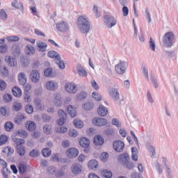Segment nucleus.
<instances>
[{
	"label": "nucleus",
	"instance_id": "1",
	"mask_svg": "<svg viewBox=\"0 0 178 178\" xmlns=\"http://www.w3.org/2000/svg\"><path fill=\"white\" fill-rule=\"evenodd\" d=\"M13 141L17 144L16 149L17 154L20 156H24L26 155V147H24L26 141L24 139H19L17 138H13Z\"/></svg>",
	"mask_w": 178,
	"mask_h": 178
},
{
	"label": "nucleus",
	"instance_id": "2",
	"mask_svg": "<svg viewBox=\"0 0 178 178\" xmlns=\"http://www.w3.org/2000/svg\"><path fill=\"white\" fill-rule=\"evenodd\" d=\"M78 24L81 27V33L86 34L90 31V22L86 17L80 16L78 18Z\"/></svg>",
	"mask_w": 178,
	"mask_h": 178
},
{
	"label": "nucleus",
	"instance_id": "3",
	"mask_svg": "<svg viewBox=\"0 0 178 178\" xmlns=\"http://www.w3.org/2000/svg\"><path fill=\"white\" fill-rule=\"evenodd\" d=\"M49 58L54 59L56 65H58L60 69H65V63L60 59V55L55 51H50L47 54Z\"/></svg>",
	"mask_w": 178,
	"mask_h": 178
},
{
	"label": "nucleus",
	"instance_id": "4",
	"mask_svg": "<svg viewBox=\"0 0 178 178\" xmlns=\"http://www.w3.org/2000/svg\"><path fill=\"white\" fill-rule=\"evenodd\" d=\"M175 39V34H173V32H168L166 33L163 38V44L167 48H170L173 45V40Z\"/></svg>",
	"mask_w": 178,
	"mask_h": 178
},
{
	"label": "nucleus",
	"instance_id": "5",
	"mask_svg": "<svg viewBox=\"0 0 178 178\" xmlns=\"http://www.w3.org/2000/svg\"><path fill=\"white\" fill-rule=\"evenodd\" d=\"M56 27L58 31H60V33H67V31L70 30L69 24L63 21L57 23Z\"/></svg>",
	"mask_w": 178,
	"mask_h": 178
},
{
	"label": "nucleus",
	"instance_id": "6",
	"mask_svg": "<svg viewBox=\"0 0 178 178\" xmlns=\"http://www.w3.org/2000/svg\"><path fill=\"white\" fill-rule=\"evenodd\" d=\"M105 23L108 29H112L113 26H116L118 24V20L115 17H112L111 15H105Z\"/></svg>",
	"mask_w": 178,
	"mask_h": 178
},
{
	"label": "nucleus",
	"instance_id": "7",
	"mask_svg": "<svg viewBox=\"0 0 178 178\" xmlns=\"http://www.w3.org/2000/svg\"><path fill=\"white\" fill-rule=\"evenodd\" d=\"M128 64L124 61H120L118 64L115 65V72L118 74H123L127 69Z\"/></svg>",
	"mask_w": 178,
	"mask_h": 178
},
{
	"label": "nucleus",
	"instance_id": "8",
	"mask_svg": "<svg viewBox=\"0 0 178 178\" xmlns=\"http://www.w3.org/2000/svg\"><path fill=\"white\" fill-rule=\"evenodd\" d=\"M65 90L70 94H76L77 92V85L74 83H67L65 84Z\"/></svg>",
	"mask_w": 178,
	"mask_h": 178
},
{
	"label": "nucleus",
	"instance_id": "9",
	"mask_svg": "<svg viewBox=\"0 0 178 178\" xmlns=\"http://www.w3.org/2000/svg\"><path fill=\"white\" fill-rule=\"evenodd\" d=\"M58 113L60 119L58 120L57 123L58 126H63L65 124V120L67 119V114L63 110H59Z\"/></svg>",
	"mask_w": 178,
	"mask_h": 178
},
{
	"label": "nucleus",
	"instance_id": "10",
	"mask_svg": "<svg viewBox=\"0 0 178 178\" xmlns=\"http://www.w3.org/2000/svg\"><path fill=\"white\" fill-rule=\"evenodd\" d=\"M79 144L81 147H83V148H87L84 150L85 152H88L90 151V149H88V147H90V140L86 137H83L79 140Z\"/></svg>",
	"mask_w": 178,
	"mask_h": 178
},
{
	"label": "nucleus",
	"instance_id": "11",
	"mask_svg": "<svg viewBox=\"0 0 178 178\" xmlns=\"http://www.w3.org/2000/svg\"><path fill=\"white\" fill-rule=\"evenodd\" d=\"M92 123L94 126L102 127L105 126L108 123V120L105 118H95L92 120Z\"/></svg>",
	"mask_w": 178,
	"mask_h": 178
},
{
	"label": "nucleus",
	"instance_id": "12",
	"mask_svg": "<svg viewBox=\"0 0 178 178\" xmlns=\"http://www.w3.org/2000/svg\"><path fill=\"white\" fill-rule=\"evenodd\" d=\"M113 148L116 152H122L124 149V143L120 140H116L113 143Z\"/></svg>",
	"mask_w": 178,
	"mask_h": 178
},
{
	"label": "nucleus",
	"instance_id": "13",
	"mask_svg": "<svg viewBox=\"0 0 178 178\" xmlns=\"http://www.w3.org/2000/svg\"><path fill=\"white\" fill-rule=\"evenodd\" d=\"M66 155L68 158H76L79 155V149L71 147L66 151Z\"/></svg>",
	"mask_w": 178,
	"mask_h": 178
},
{
	"label": "nucleus",
	"instance_id": "14",
	"mask_svg": "<svg viewBox=\"0 0 178 178\" xmlns=\"http://www.w3.org/2000/svg\"><path fill=\"white\" fill-rule=\"evenodd\" d=\"M71 170L74 175H80L83 172V166L79 163H74Z\"/></svg>",
	"mask_w": 178,
	"mask_h": 178
},
{
	"label": "nucleus",
	"instance_id": "15",
	"mask_svg": "<svg viewBox=\"0 0 178 178\" xmlns=\"http://www.w3.org/2000/svg\"><path fill=\"white\" fill-rule=\"evenodd\" d=\"M31 79L33 83L40 81V72L38 70H33L31 73Z\"/></svg>",
	"mask_w": 178,
	"mask_h": 178
},
{
	"label": "nucleus",
	"instance_id": "16",
	"mask_svg": "<svg viewBox=\"0 0 178 178\" xmlns=\"http://www.w3.org/2000/svg\"><path fill=\"white\" fill-rule=\"evenodd\" d=\"M5 61L9 66L15 67L17 65V62L16 60L13 58H12L10 56H6L5 57Z\"/></svg>",
	"mask_w": 178,
	"mask_h": 178
},
{
	"label": "nucleus",
	"instance_id": "17",
	"mask_svg": "<svg viewBox=\"0 0 178 178\" xmlns=\"http://www.w3.org/2000/svg\"><path fill=\"white\" fill-rule=\"evenodd\" d=\"M109 95L114 101H118V99H119L120 95L118 89L116 88H112L109 91Z\"/></svg>",
	"mask_w": 178,
	"mask_h": 178
},
{
	"label": "nucleus",
	"instance_id": "18",
	"mask_svg": "<svg viewBox=\"0 0 178 178\" xmlns=\"http://www.w3.org/2000/svg\"><path fill=\"white\" fill-rule=\"evenodd\" d=\"M46 88L51 91H55V90L58 88V83H54L52 81H47L46 83Z\"/></svg>",
	"mask_w": 178,
	"mask_h": 178
},
{
	"label": "nucleus",
	"instance_id": "19",
	"mask_svg": "<svg viewBox=\"0 0 178 178\" xmlns=\"http://www.w3.org/2000/svg\"><path fill=\"white\" fill-rule=\"evenodd\" d=\"M25 54L26 55H34L35 54V48L31 44H27L25 47Z\"/></svg>",
	"mask_w": 178,
	"mask_h": 178
},
{
	"label": "nucleus",
	"instance_id": "20",
	"mask_svg": "<svg viewBox=\"0 0 178 178\" xmlns=\"http://www.w3.org/2000/svg\"><path fill=\"white\" fill-rule=\"evenodd\" d=\"M18 81L21 86H26L27 83V79L26 78V74L20 72L18 75Z\"/></svg>",
	"mask_w": 178,
	"mask_h": 178
},
{
	"label": "nucleus",
	"instance_id": "21",
	"mask_svg": "<svg viewBox=\"0 0 178 178\" xmlns=\"http://www.w3.org/2000/svg\"><path fill=\"white\" fill-rule=\"evenodd\" d=\"M97 113L99 116H106L108 115V108L102 105H100L97 110Z\"/></svg>",
	"mask_w": 178,
	"mask_h": 178
},
{
	"label": "nucleus",
	"instance_id": "22",
	"mask_svg": "<svg viewBox=\"0 0 178 178\" xmlns=\"http://www.w3.org/2000/svg\"><path fill=\"white\" fill-rule=\"evenodd\" d=\"M15 152V149L13 147H10L9 146L6 147L2 150L3 155L9 156V155H12Z\"/></svg>",
	"mask_w": 178,
	"mask_h": 178
},
{
	"label": "nucleus",
	"instance_id": "23",
	"mask_svg": "<svg viewBox=\"0 0 178 178\" xmlns=\"http://www.w3.org/2000/svg\"><path fill=\"white\" fill-rule=\"evenodd\" d=\"M119 161L124 165V163L130 161V156L127 153H123L119 156Z\"/></svg>",
	"mask_w": 178,
	"mask_h": 178
},
{
	"label": "nucleus",
	"instance_id": "24",
	"mask_svg": "<svg viewBox=\"0 0 178 178\" xmlns=\"http://www.w3.org/2000/svg\"><path fill=\"white\" fill-rule=\"evenodd\" d=\"M98 165H99V163H98L97 160L92 159L88 162V168L92 170L94 169H97L98 168Z\"/></svg>",
	"mask_w": 178,
	"mask_h": 178
},
{
	"label": "nucleus",
	"instance_id": "25",
	"mask_svg": "<svg viewBox=\"0 0 178 178\" xmlns=\"http://www.w3.org/2000/svg\"><path fill=\"white\" fill-rule=\"evenodd\" d=\"M73 124L76 129H83L84 127V122L79 119L74 120Z\"/></svg>",
	"mask_w": 178,
	"mask_h": 178
},
{
	"label": "nucleus",
	"instance_id": "26",
	"mask_svg": "<svg viewBox=\"0 0 178 178\" xmlns=\"http://www.w3.org/2000/svg\"><path fill=\"white\" fill-rule=\"evenodd\" d=\"M131 159L132 161H134V162H137L138 161V150L136 147H131Z\"/></svg>",
	"mask_w": 178,
	"mask_h": 178
},
{
	"label": "nucleus",
	"instance_id": "27",
	"mask_svg": "<svg viewBox=\"0 0 178 178\" xmlns=\"http://www.w3.org/2000/svg\"><path fill=\"white\" fill-rule=\"evenodd\" d=\"M12 91L14 97H17V98L22 97V89L20 88L15 86L13 88Z\"/></svg>",
	"mask_w": 178,
	"mask_h": 178
},
{
	"label": "nucleus",
	"instance_id": "28",
	"mask_svg": "<svg viewBox=\"0 0 178 178\" xmlns=\"http://www.w3.org/2000/svg\"><path fill=\"white\" fill-rule=\"evenodd\" d=\"M26 126L28 130H29V131H34V130L37 129V126L35 125V123L33 121L27 122Z\"/></svg>",
	"mask_w": 178,
	"mask_h": 178
},
{
	"label": "nucleus",
	"instance_id": "29",
	"mask_svg": "<svg viewBox=\"0 0 178 178\" xmlns=\"http://www.w3.org/2000/svg\"><path fill=\"white\" fill-rule=\"evenodd\" d=\"M94 143L95 145H102L104 144V138L99 135H97L94 138Z\"/></svg>",
	"mask_w": 178,
	"mask_h": 178
},
{
	"label": "nucleus",
	"instance_id": "30",
	"mask_svg": "<svg viewBox=\"0 0 178 178\" xmlns=\"http://www.w3.org/2000/svg\"><path fill=\"white\" fill-rule=\"evenodd\" d=\"M67 112L72 118H76V115H77L76 108L74 107H73V106H68Z\"/></svg>",
	"mask_w": 178,
	"mask_h": 178
},
{
	"label": "nucleus",
	"instance_id": "31",
	"mask_svg": "<svg viewBox=\"0 0 178 178\" xmlns=\"http://www.w3.org/2000/svg\"><path fill=\"white\" fill-rule=\"evenodd\" d=\"M37 45L40 52H45V51H47V47H48L47 43L43 42H39L37 43Z\"/></svg>",
	"mask_w": 178,
	"mask_h": 178
},
{
	"label": "nucleus",
	"instance_id": "32",
	"mask_svg": "<svg viewBox=\"0 0 178 178\" xmlns=\"http://www.w3.org/2000/svg\"><path fill=\"white\" fill-rule=\"evenodd\" d=\"M13 54L14 56H19L20 55V46L17 44H15L12 47Z\"/></svg>",
	"mask_w": 178,
	"mask_h": 178
},
{
	"label": "nucleus",
	"instance_id": "33",
	"mask_svg": "<svg viewBox=\"0 0 178 178\" xmlns=\"http://www.w3.org/2000/svg\"><path fill=\"white\" fill-rule=\"evenodd\" d=\"M16 136H19V137H21L22 138H27L29 134H27L26 130L19 129L16 133Z\"/></svg>",
	"mask_w": 178,
	"mask_h": 178
},
{
	"label": "nucleus",
	"instance_id": "34",
	"mask_svg": "<svg viewBox=\"0 0 178 178\" xmlns=\"http://www.w3.org/2000/svg\"><path fill=\"white\" fill-rule=\"evenodd\" d=\"M51 161H54V162H67V160L66 159H60L59 158V155L58 154H53L51 156Z\"/></svg>",
	"mask_w": 178,
	"mask_h": 178
},
{
	"label": "nucleus",
	"instance_id": "35",
	"mask_svg": "<svg viewBox=\"0 0 178 178\" xmlns=\"http://www.w3.org/2000/svg\"><path fill=\"white\" fill-rule=\"evenodd\" d=\"M14 127L15 124H13L12 122H7L4 125V129L6 131H12Z\"/></svg>",
	"mask_w": 178,
	"mask_h": 178
},
{
	"label": "nucleus",
	"instance_id": "36",
	"mask_svg": "<svg viewBox=\"0 0 178 178\" xmlns=\"http://www.w3.org/2000/svg\"><path fill=\"white\" fill-rule=\"evenodd\" d=\"M0 72L1 74V76H3V77H6L9 75V71L8 70V68H6V67L3 65L1 67Z\"/></svg>",
	"mask_w": 178,
	"mask_h": 178
},
{
	"label": "nucleus",
	"instance_id": "37",
	"mask_svg": "<svg viewBox=\"0 0 178 178\" xmlns=\"http://www.w3.org/2000/svg\"><path fill=\"white\" fill-rule=\"evenodd\" d=\"M102 176L105 178H112L113 174L111 170H104L102 171Z\"/></svg>",
	"mask_w": 178,
	"mask_h": 178
},
{
	"label": "nucleus",
	"instance_id": "38",
	"mask_svg": "<svg viewBox=\"0 0 178 178\" xmlns=\"http://www.w3.org/2000/svg\"><path fill=\"white\" fill-rule=\"evenodd\" d=\"M8 140H9V138H8V136L6 135L0 136V146L3 145V144H6V143H8Z\"/></svg>",
	"mask_w": 178,
	"mask_h": 178
},
{
	"label": "nucleus",
	"instance_id": "39",
	"mask_svg": "<svg viewBox=\"0 0 178 178\" xmlns=\"http://www.w3.org/2000/svg\"><path fill=\"white\" fill-rule=\"evenodd\" d=\"M24 99L25 102H31V95L30 94V92H24Z\"/></svg>",
	"mask_w": 178,
	"mask_h": 178
},
{
	"label": "nucleus",
	"instance_id": "40",
	"mask_svg": "<svg viewBox=\"0 0 178 178\" xmlns=\"http://www.w3.org/2000/svg\"><path fill=\"white\" fill-rule=\"evenodd\" d=\"M12 6H14V8H16L17 9H23V3L17 1V0H15L12 3Z\"/></svg>",
	"mask_w": 178,
	"mask_h": 178
},
{
	"label": "nucleus",
	"instance_id": "41",
	"mask_svg": "<svg viewBox=\"0 0 178 178\" xmlns=\"http://www.w3.org/2000/svg\"><path fill=\"white\" fill-rule=\"evenodd\" d=\"M42 154L43 156L45 158H48V156H51V149L49 148H44L42 151Z\"/></svg>",
	"mask_w": 178,
	"mask_h": 178
},
{
	"label": "nucleus",
	"instance_id": "42",
	"mask_svg": "<svg viewBox=\"0 0 178 178\" xmlns=\"http://www.w3.org/2000/svg\"><path fill=\"white\" fill-rule=\"evenodd\" d=\"M13 108L16 112H18V111L22 109V103L17 102H15L13 105Z\"/></svg>",
	"mask_w": 178,
	"mask_h": 178
},
{
	"label": "nucleus",
	"instance_id": "43",
	"mask_svg": "<svg viewBox=\"0 0 178 178\" xmlns=\"http://www.w3.org/2000/svg\"><path fill=\"white\" fill-rule=\"evenodd\" d=\"M0 19L1 20H6V19H8V14L3 9L0 10Z\"/></svg>",
	"mask_w": 178,
	"mask_h": 178
},
{
	"label": "nucleus",
	"instance_id": "44",
	"mask_svg": "<svg viewBox=\"0 0 178 178\" xmlns=\"http://www.w3.org/2000/svg\"><path fill=\"white\" fill-rule=\"evenodd\" d=\"M92 97L94 98V99H95V101H101V99H102V96H101V95L97 92H93L92 93Z\"/></svg>",
	"mask_w": 178,
	"mask_h": 178
},
{
	"label": "nucleus",
	"instance_id": "45",
	"mask_svg": "<svg viewBox=\"0 0 178 178\" xmlns=\"http://www.w3.org/2000/svg\"><path fill=\"white\" fill-rule=\"evenodd\" d=\"M24 119H26V116L24 115H19L15 119V122L19 124L23 122Z\"/></svg>",
	"mask_w": 178,
	"mask_h": 178
},
{
	"label": "nucleus",
	"instance_id": "46",
	"mask_svg": "<svg viewBox=\"0 0 178 178\" xmlns=\"http://www.w3.org/2000/svg\"><path fill=\"white\" fill-rule=\"evenodd\" d=\"M83 108L85 111H91L94 108V105L90 102H88L83 106Z\"/></svg>",
	"mask_w": 178,
	"mask_h": 178
},
{
	"label": "nucleus",
	"instance_id": "47",
	"mask_svg": "<svg viewBox=\"0 0 178 178\" xmlns=\"http://www.w3.org/2000/svg\"><path fill=\"white\" fill-rule=\"evenodd\" d=\"M78 74L81 77H86V76H87V72L83 67H80L78 69Z\"/></svg>",
	"mask_w": 178,
	"mask_h": 178
},
{
	"label": "nucleus",
	"instance_id": "48",
	"mask_svg": "<svg viewBox=\"0 0 178 178\" xmlns=\"http://www.w3.org/2000/svg\"><path fill=\"white\" fill-rule=\"evenodd\" d=\"M26 113L31 114L34 112V108L30 104H27L25 107Z\"/></svg>",
	"mask_w": 178,
	"mask_h": 178
},
{
	"label": "nucleus",
	"instance_id": "49",
	"mask_svg": "<svg viewBox=\"0 0 178 178\" xmlns=\"http://www.w3.org/2000/svg\"><path fill=\"white\" fill-rule=\"evenodd\" d=\"M108 158H109V154H108L107 152L102 153L100 159L103 162H106V161H108Z\"/></svg>",
	"mask_w": 178,
	"mask_h": 178
},
{
	"label": "nucleus",
	"instance_id": "50",
	"mask_svg": "<svg viewBox=\"0 0 178 178\" xmlns=\"http://www.w3.org/2000/svg\"><path fill=\"white\" fill-rule=\"evenodd\" d=\"M56 133H66L67 131V127H61L56 128Z\"/></svg>",
	"mask_w": 178,
	"mask_h": 178
},
{
	"label": "nucleus",
	"instance_id": "51",
	"mask_svg": "<svg viewBox=\"0 0 178 178\" xmlns=\"http://www.w3.org/2000/svg\"><path fill=\"white\" fill-rule=\"evenodd\" d=\"M20 38L18 36H8L7 38V40L9 41V42H15L16 41H19Z\"/></svg>",
	"mask_w": 178,
	"mask_h": 178
},
{
	"label": "nucleus",
	"instance_id": "52",
	"mask_svg": "<svg viewBox=\"0 0 178 178\" xmlns=\"http://www.w3.org/2000/svg\"><path fill=\"white\" fill-rule=\"evenodd\" d=\"M35 104L38 108V109H40V111H42L44 109V107L41 105V100L38 98L35 99Z\"/></svg>",
	"mask_w": 178,
	"mask_h": 178
},
{
	"label": "nucleus",
	"instance_id": "53",
	"mask_svg": "<svg viewBox=\"0 0 178 178\" xmlns=\"http://www.w3.org/2000/svg\"><path fill=\"white\" fill-rule=\"evenodd\" d=\"M8 48L7 44L0 45V54H6L8 52Z\"/></svg>",
	"mask_w": 178,
	"mask_h": 178
},
{
	"label": "nucleus",
	"instance_id": "54",
	"mask_svg": "<svg viewBox=\"0 0 178 178\" xmlns=\"http://www.w3.org/2000/svg\"><path fill=\"white\" fill-rule=\"evenodd\" d=\"M52 73H54V72L52 71V68H47L44 70V76H46V77H51V76H52Z\"/></svg>",
	"mask_w": 178,
	"mask_h": 178
},
{
	"label": "nucleus",
	"instance_id": "55",
	"mask_svg": "<svg viewBox=\"0 0 178 178\" xmlns=\"http://www.w3.org/2000/svg\"><path fill=\"white\" fill-rule=\"evenodd\" d=\"M68 134L70 137H77L79 134L75 129H70L68 131Z\"/></svg>",
	"mask_w": 178,
	"mask_h": 178
},
{
	"label": "nucleus",
	"instance_id": "56",
	"mask_svg": "<svg viewBox=\"0 0 178 178\" xmlns=\"http://www.w3.org/2000/svg\"><path fill=\"white\" fill-rule=\"evenodd\" d=\"M124 165L125 168H127V169H129V170H131V169L134 168V163L129 161H127V163H124Z\"/></svg>",
	"mask_w": 178,
	"mask_h": 178
},
{
	"label": "nucleus",
	"instance_id": "57",
	"mask_svg": "<svg viewBox=\"0 0 178 178\" xmlns=\"http://www.w3.org/2000/svg\"><path fill=\"white\" fill-rule=\"evenodd\" d=\"M27 170V167L23 164L19 165V173H26V171Z\"/></svg>",
	"mask_w": 178,
	"mask_h": 178
},
{
	"label": "nucleus",
	"instance_id": "58",
	"mask_svg": "<svg viewBox=\"0 0 178 178\" xmlns=\"http://www.w3.org/2000/svg\"><path fill=\"white\" fill-rule=\"evenodd\" d=\"M29 155L32 156V158H35L40 155V152H38V150L33 149L29 153Z\"/></svg>",
	"mask_w": 178,
	"mask_h": 178
},
{
	"label": "nucleus",
	"instance_id": "59",
	"mask_svg": "<svg viewBox=\"0 0 178 178\" xmlns=\"http://www.w3.org/2000/svg\"><path fill=\"white\" fill-rule=\"evenodd\" d=\"M4 90H6V82L0 80V91H3Z\"/></svg>",
	"mask_w": 178,
	"mask_h": 178
},
{
	"label": "nucleus",
	"instance_id": "60",
	"mask_svg": "<svg viewBox=\"0 0 178 178\" xmlns=\"http://www.w3.org/2000/svg\"><path fill=\"white\" fill-rule=\"evenodd\" d=\"M3 101L5 102H10V101H12V95H10L9 94L4 95Z\"/></svg>",
	"mask_w": 178,
	"mask_h": 178
},
{
	"label": "nucleus",
	"instance_id": "61",
	"mask_svg": "<svg viewBox=\"0 0 178 178\" xmlns=\"http://www.w3.org/2000/svg\"><path fill=\"white\" fill-rule=\"evenodd\" d=\"M91 86L94 90H96V91H98L99 90V86H98V83L95 81H91Z\"/></svg>",
	"mask_w": 178,
	"mask_h": 178
},
{
	"label": "nucleus",
	"instance_id": "62",
	"mask_svg": "<svg viewBox=\"0 0 178 178\" xmlns=\"http://www.w3.org/2000/svg\"><path fill=\"white\" fill-rule=\"evenodd\" d=\"M149 47L153 51H155V49L156 48V46L155 45V42H154V40H152V38H150Z\"/></svg>",
	"mask_w": 178,
	"mask_h": 178
},
{
	"label": "nucleus",
	"instance_id": "63",
	"mask_svg": "<svg viewBox=\"0 0 178 178\" xmlns=\"http://www.w3.org/2000/svg\"><path fill=\"white\" fill-rule=\"evenodd\" d=\"M43 131L46 134H49L51 133V126L44 125L43 127Z\"/></svg>",
	"mask_w": 178,
	"mask_h": 178
},
{
	"label": "nucleus",
	"instance_id": "64",
	"mask_svg": "<svg viewBox=\"0 0 178 178\" xmlns=\"http://www.w3.org/2000/svg\"><path fill=\"white\" fill-rule=\"evenodd\" d=\"M61 145L63 148H67L70 147V142L67 140H65L62 142Z\"/></svg>",
	"mask_w": 178,
	"mask_h": 178
}]
</instances>
